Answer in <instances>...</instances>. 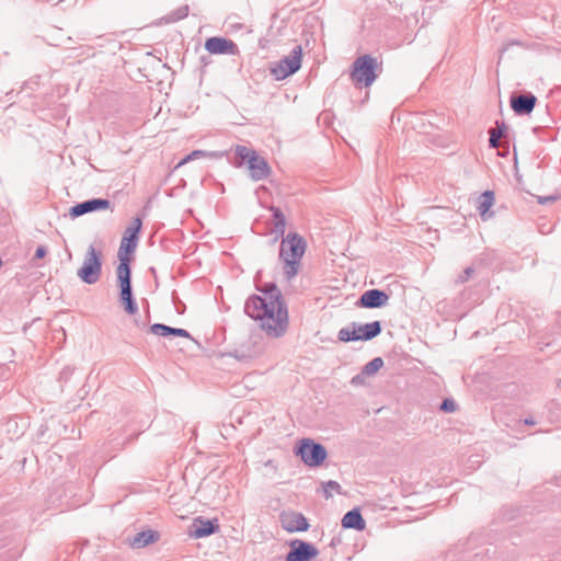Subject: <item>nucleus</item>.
I'll use <instances>...</instances> for the list:
<instances>
[{"label": "nucleus", "instance_id": "f3484780", "mask_svg": "<svg viewBox=\"0 0 561 561\" xmlns=\"http://www.w3.org/2000/svg\"><path fill=\"white\" fill-rule=\"evenodd\" d=\"M283 527L289 531H306L309 528L307 518L297 512L285 513L282 515Z\"/></svg>", "mask_w": 561, "mask_h": 561}, {"label": "nucleus", "instance_id": "f03ea898", "mask_svg": "<svg viewBox=\"0 0 561 561\" xmlns=\"http://www.w3.org/2000/svg\"><path fill=\"white\" fill-rule=\"evenodd\" d=\"M307 243L297 232H289L280 242L279 259L283 261L284 275L287 280L294 278L300 268Z\"/></svg>", "mask_w": 561, "mask_h": 561}, {"label": "nucleus", "instance_id": "c9c22d12", "mask_svg": "<svg viewBox=\"0 0 561 561\" xmlns=\"http://www.w3.org/2000/svg\"><path fill=\"white\" fill-rule=\"evenodd\" d=\"M134 322L140 329H144V328L147 327V321L146 320L135 319Z\"/></svg>", "mask_w": 561, "mask_h": 561}, {"label": "nucleus", "instance_id": "f8f14e48", "mask_svg": "<svg viewBox=\"0 0 561 561\" xmlns=\"http://www.w3.org/2000/svg\"><path fill=\"white\" fill-rule=\"evenodd\" d=\"M510 104L516 115H529L537 104V98L530 92L513 93Z\"/></svg>", "mask_w": 561, "mask_h": 561}, {"label": "nucleus", "instance_id": "72a5a7b5", "mask_svg": "<svg viewBox=\"0 0 561 561\" xmlns=\"http://www.w3.org/2000/svg\"><path fill=\"white\" fill-rule=\"evenodd\" d=\"M46 253H47L46 248L44 245H39L35 251L34 257L43 259L46 255Z\"/></svg>", "mask_w": 561, "mask_h": 561}, {"label": "nucleus", "instance_id": "ddd939ff", "mask_svg": "<svg viewBox=\"0 0 561 561\" xmlns=\"http://www.w3.org/2000/svg\"><path fill=\"white\" fill-rule=\"evenodd\" d=\"M205 49L213 55H237L239 53V48L233 41L219 36L207 38Z\"/></svg>", "mask_w": 561, "mask_h": 561}, {"label": "nucleus", "instance_id": "b1692460", "mask_svg": "<svg viewBox=\"0 0 561 561\" xmlns=\"http://www.w3.org/2000/svg\"><path fill=\"white\" fill-rule=\"evenodd\" d=\"M190 7L187 4H184L173 11H171L169 14L164 16L165 23H174L180 20H183L188 15Z\"/></svg>", "mask_w": 561, "mask_h": 561}, {"label": "nucleus", "instance_id": "9d476101", "mask_svg": "<svg viewBox=\"0 0 561 561\" xmlns=\"http://www.w3.org/2000/svg\"><path fill=\"white\" fill-rule=\"evenodd\" d=\"M141 226V219L136 217L131 225L125 230L118 249V264H122V260L124 259L126 260L127 265L130 266L129 255L133 254L137 248Z\"/></svg>", "mask_w": 561, "mask_h": 561}, {"label": "nucleus", "instance_id": "5701e85b", "mask_svg": "<svg viewBox=\"0 0 561 561\" xmlns=\"http://www.w3.org/2000/svg\"><path fill=\"white\" fill-rule=\"evenodd\" d=\"M201 157H210V158L219 159V158L224 157V152H218V151L207 152L204 150H194L190 154H187L184 159H182L181 162L179 163V165L185 164L188 161L201 158Z\"/></svg>", "mask_w": 561, "mask_h": 561}, {"label": "nucleus", "instance_id": "c85d7f7f", "mask_svg": "<svg viewBox=\"0 0 561 561\" xmlns=\"http://www.w3.org/2000/svg\"><path fill=\"white\" fill-rule=\"evenodd\" d=\"M286 229V220L273 222V232L278 237H283Z\"/></svg>", "mask_w": 561, "mask_h": 561}, {"label": "nucleus", "instance_id": "f704fd0d", "mask_svg": "<svg viewBox=\"0 0 561 561\" xmlns=\"http://www.w3.org/2000/svg\"><path fill=\"white\" fill-rule=\"evenodd\" d=\"M71 374H72V369L67 367V368L62 369V371L60 373V378L67 379Z\"/></svg>", "mask_w": 561, "mask_h": 561}, {"label": "nucleus", "instance_id": "393cba45", "mask_svg": "<svg viewBox=\"0 0 561 561\" xmlns=\"http://www.w3.org/2000/svg\"><path fill=\"white\" fill-rule=\"evenodd\" d=\"M149 331L158 336H169L171 332V327L162 323H154L149 328Z\"/></svg>", "mask_w": 561, "mask_h": 561}, {"label": "nucleus", "instance_id": "6ab92c4d", "mask_svg": "<svg viewBox=\"0 0 561 561\" xmlns=\"http://www.w3.org/2000/svg\"><path fill=\"white\" fill-rule=\"evenodd\" d=\"M365 526V520L357 507L348 511L342 518V527L345 529L364 530Z\"/></svg>", "mask_w": 561, "mask_h": 561}, {"label": "nucleus", "instance_id": "e433bc0d", "mask_svg": "<svg viewBox=\"0 0 561 561\" xmlns=\"http://www.w3.org/2000/svg\"><path fill=\"white\" fill-rule=\"evenodd\" d=\"M525 424L527 425H534L535 424V421L533 419H526L525 420Z\"/></svg>", "mask_w": 561, "mask_h": 561}, {"label": "nucleus", "instance_id": "7c9ffc66", "mask_svg": "<svg viewBox=\"0 0 561 561\" xmlns=\"http://www.w3.org/2000/svg\"><path fill=\"white\" fill-rule=\"evenodd\" d=\"M170 335L192 339L190 332L186 331L185 329H179V328H172V327H171Z\"/></svg>", "mask_w": 561, "mask_h": 561}, {"label": "nucleus", "instance_id": "f257e3e1", "mask_svg": "<svg viewBox=\"0 0 561 561\" xmlns=\"http://www.w3.org/2000/svg\"><path fill=\"white\" fill-rule=\"evenodd\" d=\"M257 289L262 295L250 296L244 312L259 322L266 335L283 336L288 329V309L282 291L274 283H265Z\"/></svg>", "mask_w": 561, "mask_h": 561}, {"label": "nucleus", "instance_id": "4468645a", "mask_svg": "<svg viewBox=\"0 0 561 561\" xmlns=\"http://www.w3.org/2000/svg\"><path fill=\"white\" fill-rule=\"evenodd\" d=\"M110 207V201L105 198H91L79 204H76L69 209V215L72 218L80 217L88 213L95 210L107 209Z\"/></svg>", "mask_w": 561, "mask_h": 561}, {"label": "nucleus", "instance_id": "c756f323", "mask_svg": "<svg viewBox=\"0 0 561 561\" xmlns=\"http://www.w3.org/2000/svg\"><path fill=\"white\" fill-rule=\"evenodd\" d=\"M271 210L273 213V222L286 220L285 215L283 214L280 208L273 206V207H271Z\"/></svg>", "mask_w": 561, "mask_h": 561}, {"label": "nucleus", "instance_id": "39448f33", "mask_svg": "<svg viewBox=\"0 0 561 561\" xmlns=\"http://www.w3.org/2000/svg\"><path fill=\"white\" fill-rule=\"evenodd\" d=\"M382 331L380 321H373L370 323L357 324L352 322L347 327L342 328L339 333V340L342 342L352 341H370L378 336Z\"/></svg>", "mask_w": 561, "mask_h": 561}, {"label": "nucleus", "instance_id": "a211bd4d", "mask_svg": "<svg viewBox=\"0 0 561 561\" xmlns=\"http://www.w3.org/2000/svg\"><path fill=\"white\" fill-rule=\"evenodd\" d=\"M383 367V359L381 357H375L373 360L367 363L360 370V373L352 378L353 385L364 383L366 377L375 375L379 369Z\"/></svg>", "mask_w": 561, "mask_h": 561}, {"label": "nucleus", "instance_id": "a878e982", "mask_svg": "<svg viewBox=\"0 0 561 561\" xmlns=\"http://www.w3.org/2000/svg\"><path fill=\"white\" fill-rule=\"evenodd\" d=\"M323 490H324V496L327 499H329L332 496L331 491L341 493V485L336 481L330 480L323 484Z\"/></svg>", "mask_w": 561, "mask_h": 561}, {"label": "nucleus", "instance_id": "6e6552de", "mask_svg": "<svg viewBox=\"0 0 561 561\" xmlns=\"http://www.w3.org/2000/svg\"><path fill=\"white\" fill-rule=\"evenodd\" d=\"M302 48L297 45L289 55L270 65V72L275 80H284L296 73L301 67Z\"/></svg>", "mask_w": 561, "mask_h": 561}, {"label": "nucleus", "instance_id": "1a4fd4ad", "mask_svg": "<svg viewBox=\"0 0 561 561\" xmlns=\"http://www.w3.org/2000/svg\"><path fill=\"white\" fill-rule=\"evenodd\" d=\"M295 454L308 467L321 466L328 456L325 447L311 438L300 439L295 448Z\"/></svg>", "mask_w": 561, "mask_h": 561}, {"label": "nucleus", "instance_id": "0eeeda50", "mask_svg": "<svg viewBox=\"0 0 561 561\" xmlns=\"http://www.w3.org/2000/svg\"><path fill=\"white\" fill-rule=\"evenodd\" d=\"M101 274L102 252L90 245L84 255L83 264L78 270V276L83 283L93 285L99 282Z\"/></svg>", "mask_w": 561, "mask_h": 561}, {"label": "nucleus", "instance_id": "aec40b11", "mask_svg": "<svg viewBox=\"0 0 561 561\" xmlns=\"http://www.w3.org/2000/svg\"><path fill=\"white\" fill-rule=\"evenodd\" d=\"M494 204V193L492 191H485L479 196L478 199V210L482 218V220H488L493 216V213L490 211V208Z\"/></svg>", "mask_w": 561, "mask_h": 561}, {"label": "nucleus", "instance_id": "473e14b6", "mask_svg": "<svg viewBox=\"0 0 561 561\" xmlns=\"http://www.w3.org/2000/svg\"><path fill=\"white\" fill-rule=\"evenodd\" d=\"M557 199L556 196L549 195V196H539L538 203L541 205L553 203Z\"/></svg>", "mask_w": 561, "mask_h": 561}, {"label": "nucleus", "instance_id": "2f4dec72", "mask_svg": "<svg viewBox=\"0 0 561 561\" xmlns=\"http://www.w3.org/2000/svg\"><path fill=\"white\" fill-rule=\"evenodd\" d=\"M473 272H474V270L472 267H470V266L465 268L463 274H461L459 276V280L461 283L467 282L472 276Z\"/></svg>", "mask_w": 561, "mask_h": 561}, {"label": "nucleus", "instance_id": "423d86ee", "mask_svg": "<svg viewBox=\"0 0 561 561\" xmlns=\"http://www.w3.org/2000/svg\"><path fill=\"white\" fill-rule=\"evenodd\" d=\"M377 61L369 55L355 59L352 65L351 79L356 87H369L377 78Z\"/></svg>", "mask_w": 561, "mask_h": 561}, {"label": "nucleus", "instance_id": "412c9836", "mask_svg": "<svg viewBox=\"0 0 561 561\" xmlns=\"http://www.w3.org/2000/svg\"><path fill=\"white\" fill-rule=\"evenodd\" d=\"M158 539H159V533L154 531V530H151V529H148V530H144V531L138 533L134 537V539L131 541V546L135 547V548H142V547H146L149 543H152V542L157 541Z\"/></svg>", "mask_w": 561, "mask_h": 561}, {"label": "nucleus", "instance_id": "7ed1b4c3", "mask_svg": "<svg viewBox=\"0 0 561 561\" xmlns=\"http://www.w3.org/2000/svg\"><path fill=\"white\" fill-rule=\"evenodd\" d=\"M237 167L248 163L250 178L253 181H262L271 174V167L265 158L259 156L253 149L245 146L236 147Z\"/></svg>", "mask_w": 561, "mask_h": 561}, {"label": "nucleus", "instance_id": "9b49d317", "mask_svg": "<svg viewBox=\"0 0 561 561\" xmlns=\"http://www.w3.org/2000/svg\"><path fill=\"white\" fill-rule=\"evenodd\" d=\"M289 551L284 561H310L319 554L318 549L310 542L295 539L289 543Z\"/></svg>", "mask_w": 561, "mask_h": 561}, {"label": "nucleus", "instance_id": "20e7f679", "mask_svg": "<svg viewBox=\"0 0 561 561\" xmlns=\"http://www.w3.org/2000/svg\"><path fill=\"white\" fill-rule=\"evenodd\" d=\"M116 274L119 287V302L126 313L134 316L138 311V306L133 295L131 270L127 265L126 260L123 259L122 264H118Z\"/></svg>", "mask_w": 561, "mask_h": 561}, {"label": "nucleus", "instance_id": "dca6fc26", "mask_svg": "<svg viewBox=\"0 0 561 561\" xmlns=\"http://www.w3.org/2000/svg\"><path fill=\"white\" fill-rule=\"evenodd\" d=\"M386 305V291L380 289L366 290L356 301L357 307L362 308H379Z\"/></svg>", "mask_w": 561, "mask_h": 561}, {"label": "nucleus", "instance_id": "2eb2a0df", "mask_svg": "<svg viewBox=\"0 0 561 561\" xmlns=\"http://www.w3.org/2000/svg\"><path fill=\"white\" fill-rule=\"evenodd\" d=\"M219 530V524L217 519H204L203 517H196L193 522L190 535L194 538H203L210 536Z\"/></svg>", "mask_w": 561, "mask_h": 561}, {"label": "nucleus", "instance_id": "bb28decb", "mask_svg": "<svg viewBox=\"0 0 561 561\" xmlns=\"http://www.w3.org/2000/svg\"><path fill=\"white\" fill-rule=\"evenodd\" d=\"M387 511H388V526L393 522V523H404V522H409L410 518L409 516L404 517V518H399L396 516V513L398 511V508L396 506H389L387 507Z\"/></svg>", "mask_w": 561, "mask_h": 561}, {"label": "nucleus", "instance_id": "4be33fe9", "mask_svg": "<svg viewBox=\"0 0 561 561\" xmlns=\"http://www.w3.org/2000/svg\"><path fill=\"white\" fill-rule=\"evenodd\" d=\"M507 127L504 122H496V128L490 129L489 145L491 148L500 146V139L506 134Z\"/></svg>", "mask_w": 561, "mask_h": 561}, {"label": "nucleus", "instance_id": "cd10ccee", "mask_svg": "<svg viewBox=\"0 0 561 561\" xmlns=\"http://www.w3.org/2000/svg\"><path fill=\"white\" fill-rule=\"evenodd\" d=\"M456 402L453 399L446 398L443 400L439 409L446 413H453L456 411Z\"/></svg>", "mask_w": 561, "mask_h": 561}]
</instances>
